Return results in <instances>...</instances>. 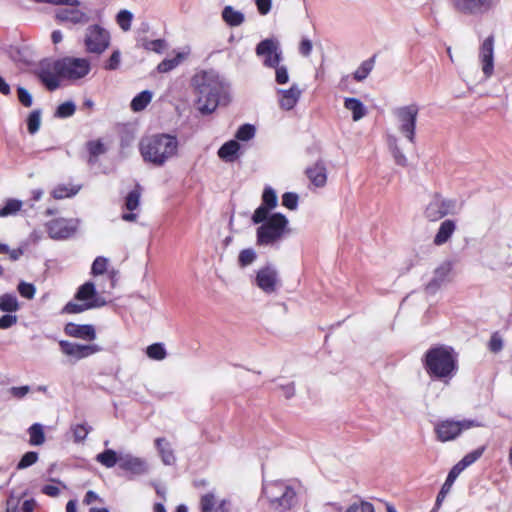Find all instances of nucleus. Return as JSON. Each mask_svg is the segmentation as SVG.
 Here are the masks:
<instances>
[{
    "label": "nucleus",
    "mask_w": 512,
    "mask_h": 512,
    "mask_svg": "<svg viewBox=\"0 0 512 512\" xmlns=\"http://www.w3.org/2000/svg\"><path fill=\"white\" fill-rule=\"evenodd\" d=\"M191 85L202 115H210L219 105H227L230 101L229 83L213 69L196 73Z\"/></svg>",
    "instance_id": "f257e3e1"
},
{
    "label": "nucleus",
    "mask_w": 512,
    "mask_h": 512,
    "mask_svg": "<svg viewBox=\"0 0 512 512\" xmlns=\"http://www.w3.org/2000/svg\"><path fill=\"white\" fill-rule=\"evenodd\" d=\"M222 20L230 27H237L244 23L245 16L241 11L235 10L231 5H227L221 12Z\"/></svg>",
    "instance_id": "7c9ffc66"
},
{
    "label": "nucleus",
    "mask_w": 512,
    "mask_h": 512,
    "mask_svg": "<svg viewBox=\"0 0 512 512\" xmlns=\"http://www.w3.org/2000/svg\"><path fill=\"white\" fill-rule=\"evenodd\" d=\"M486 450L485 446L478 447L477 449L467 453L458 463H456L453 467L458 471L462 472L464 469L475 463Z\"/></svg>",
    "instance_id": "f704fd0d"
},
{
    "label": "nucleus",
    "mask_w": 512,
    "mask_h": 512,
    "mask_svg": "<svg viewBox=\"0 0 512 512\" xmlns=\"http://www.w3.org/2000/svg\"><path fill=\"white\" fill-rule=\"evenodd\" d=\"M17 290L19 294L26 299H32L36 293L34 284L25 281H20Z\"/></svg>",
    "instance_id": "6e6d98bb"
},
{
    "label": "nucleus",
    "mask_w": 512,
    "mask_h": 512,
    "mask_svg": "<svg viewBox=\"0 0 512 512\" xmlns=\"http://www.w3.org/2000/svg\"><path fill=\"white\" fill-rule=\"evenodd\" d=\"M18 317L16 315L8 314L0 317V329H9L17 323Z\"/></svg>",
    "instance_id": "69168bd1"
},
{
    "label": "nucleus",
    "mask_w": 512,
    "mask_h": 512,
    "mask_svg": "<svg viewBox=\"0 0 512 512\" xmlns=\"http://www.w3.org/2000/svg\"><path fill=\"white\" fill-rule=\"evenodd\" d=\"M184 57L185 55L183 53H178L174 58L162 60L157 66L158 72L167 73L173 70L181 63Z\"/></svg>",
    "instance_id": "49530a36"
},
{
    "label": "nucleus",
    "mask_w": 512,
    "mask_h": 512,
    "mask_svg": "<svg viewBox=\"0 0 512 512\" xmlns=\"http://www.w3.org/2000/svg\"><path fill=\"white\" fill-rule=\"evenodd\" d=\"M122 453H117L115 450L107 448L101 453L97 454L96 461L106 468H112L116 464L120 467V458Z\"/></svg>",
    "instance_id": "72a5a7b5"
},
{
    "label": "nucleus",
    "mask_w": 512,
    "mask_h": 512,
    "mask_svg": "<svg viewBox=\"0 0 512 512\" xmlns=\"http://www.w3.org/2000/svg\"><path fill=\"white\" fill-rule=\"evenodd\" d=\"M479 58L482 63V71L486 78L494 72V36H488L480 46Z\"/></svg>",
    "instance_id": "aec40b11"
},
{
    "label": "nucleus",
    "mask_w": 512,
    "mask_h": 512,
    "mask_svg": "<svg viewBox=\"0 0 512 512\" xmlns=\"http://www.w3.org/2000/svg\"><path fill=\"white\" fill-rule=\"evenodd\" d=\"M20 309L18 299L13 293H5L0 296V310L2 312L11 314Z\"/></svg>",
    "instance_id": "c9c22d12"
},
{
    "label": "nucleus",
    "mask_w": 512,
    "mask_h": 512,
    "mask_svg": "<svg viewBox=\"0 0 512 512\" xmlns=\"http://www.w3.org/2000/svg\"><path fill=\"white\" fill-rule=\"evenodd\" d=\"M119 468L129 474V480L146 475L149 472V465L144 458L136 457L129 453L121 454Z\"/></svg>",
    "instance_id": "dca6fc26"
},
{
    "label": "nucleus",
    "mask_w": 512,
    "mask_h": 512,
    "mask_svg": "<svg viewBox=\"0 0 512 512\" xmlns=\"http://www.w3.org/2000/svg\"><path fill=\"white\" fill-rule=\"evenodd\" d=\"M419 106L415 103L397 107L393 114L399 122L400 133L412 144L415 143Z\"/></svg>",
    "instance_id": "1a4fd4ad"
},
{
    "label": "nucleus",
    "mask_w": 512,
    "mask_h": 512,
    "mask_svg": "<svg viewBox=\"0 0 512 512\" xmlns=\"http://www.w3.org/2000/svg\"><path fill=\"white\" fill-rule=\"evenodd\" d=\"M460 473L461 472L458 471V468L456 469L455 467H452L450 469L445 482L443 483L440 491L437 494L435 506H434L432 512H436V510H438L440 508V506L442 505V502L446 498L447 494L450 492L455 480L460 475Z\"/></svg>",
    "instance_id": "bb28decb"
},
{
    "label": "nucleus",
    "mask_w": 512,
    "mask_h": 512,
    "mask_svg": "<svg viewBox=\"0 0 512 512\" xmlns=\"http://www.w3.org/2000/svg\"><path fill=\"white\" fill-rule=\"evenodd\" d=\"M155 447L164 465L172 466L176 463V456L170 442L164 438L159 437L155 439Z\"/></svg>",
    "instance_id": "393cba45"
},
{
    "label": "nucleus",
    "mask_w": 512,
    "mask_h": 512,
    "mask_svg": "<svg viewBox=\"0 0 512 512\" xmlns=\"http://www.w3.org/2000/svg\"><path fill=\"white\" fill-rule=\"evenodd\" d=\"M108 259L103 256H98L92 263L91 274L93 276L102 275L107 270Z\"/></svg>",
    "instance_id": "864d4df0"
},
{
    "label": "nucleus",
    "mask_w": 512,
    "mask_h": 512,
    "mask_svg": "<svg viewBox=\"0 0 512 512\" xmlns=\"http://www.w3.org/2000/svg\"><path fill=\"white\" fill-rule=\"evenodd\" d=\"M8 392L16 399H23L30 392V386H13L9 388Z\"/></svg>",
    "instance_id": "0e129e2a"
},
{
    "label": "nucleus",
    "mask_w": 512,
    "mask_h": 512,
    "mask_svg": "<svg viewBox=\"0 0 512 512\" xmlns=\"http://www.w3.org/2000/svg\"><path fill=\"white\" fill-rule=\"evenodd\" d=\"M299 197L294 192H285L282 195V205L289 210H295L298 207Z\"/></svg>",
    "instance_id": "13d9d810"
},
{
    "label": "nucleus",
    "mask_w": 512,
    "mask_h": 512,
    "mask_svg": "<svg viewBox=\"0 0 512 512\" xmlns=\"http://www.w3.org/2000/svg\"><path fill=\"white\" fill-rule=\"evenodd\" d=\"M79 219L55 218L46 223V230L53 240H66L71 238L78 230Z\"/></svg>",
    "instance_id": "ddd939ff"
},
{
    "label": "nucleus",
    "mask_w": 512,
    "mask_h": 512,
    "mask_svg": "<svg viewBox=\"0 0 512 512\" xmlns=\"http://www.w3.org/2000/svg\"><path fill=\"white\" fill-rule=\"evenodd\" d=\"M302 91L297 84L291 85L288 89H278V103L281 109L289 111L292 110L298 103Z\"/></svg>",
    "instance_id": "4be33fe9"
},
{
    "label": "nucleus",
    "mask_w": 512,
    "mask_h": 512,
    "mask_svg": "<svg viewBox=\"0 0 512 512\" xmlns=\"http://www.w3.org/2000/svg\"><path fill=\"white\" fill-rule=\"evenodd\" d=\"M256 128L253 124L245 123L239 126L235 133V139L238 142H247L255 137Z\"/></svg>",
    "instance_id": "ea45409f"
},
{
    "label": "nucleus",
    "mask_w": 512,
    "mask_h": 512,
    "mask_svg": "<svg viewBox=\"0 0 512 512\" xmlns=\"http://www.w3.org/2000/svg\"><path fill=\"white\" fill-rule=\"evenodd\" d=\"M140 196L141 186L136 184L135 188L131 190L125 198V207L130 211L136 210L140 204Z\"/></svg>",
    "instance_id": "a18cd8bd"
},
{
    "label": "nucleus",
    "mask_w": 512,
    "mask_h": 512,
    "mask_svg": "<svg viewBox=\"0 0 512 512\" xmlns=\"http://www.w3.org/2000/svg\"><path fill=\"white\" fill-rule=\"evenodd\" d=\"M37 77L39 81L46 87L49 91H54L60 86V76L49 67L45 68L43 65L37 71Z\"/></svg>",
    "instance_id": "c85d7f7f"
},
{
    "label": "nucleus",
    "mask_w": 512,
    "mask_h": 512,
    "mask_svg": "<svg viewBox=\"0 0 512 512\" xmlns=\"http://www.w3.org/2000/svg\"><path fill=\"white\" fill-rule=\"evenodd\" d=\"M488 348L493 353H498L503 349V340L498 333L492 334L488 343Z\"/></svg>",
    "instance_id": "e2e57ef3"
},
{
    "label": "nucleus",
    "mask_w": 512,
    "mask_h": 512,
    "mask_svg": "<svg viewBox=\"0 0 512 512\" xmlns=\"http://www.w3.org/2000/svg\"><path fill=\"white\" fill-rule=\"evenodd\" d=\"M453 7L465 15H477L488 11L494 0H451Z\"/></svg>",
    "instance_id": "a211bd4d"
},
{
    "label": "nucleus",
    "mask_w": 512,
    "mask_h": 512,
    "mask_svg": "<svg viewBox=\"0 0 512 512\" xmlns=\"http://www.w3.org/2000/svg\"><path fill=\"white\" fill-rule=\"evenodd\" d=\"M422 365L432 379H451L458 370L457 354L451 346H432L423 355Z\"/></svg>",
    "instance_id": "7ed1b4c3"
},
{
    "label": "nucleus",
    "mask_w": 512,
    "mask_h": 512,
    "mask_svg": "<svg viewBox=\"0 0 512 512\" xmlns=\"http://www.w3.org/2000/svg\"><path fill=\"white\" fill-rule=\"evenodd\" d=\"M257 258V253L253 248H246L240 251L238 255V264L241 268L251 265Z\"/></svg>",
    "instance_id": "09e8293b"
},
{
    "label": "nucleus",
    "mask_w": 512,
    "mask_h": 512,
    "mask_svg": "<svg viewBox=\"0 0 512 512\" xmlns=\"http://www.w3.org/2000/svg\"><path fill=\"white\" fill-rule=\"evenodd\" d=\"M22 201L10 198L7 199L2 208L0 209V217H8L11 215H15L17 212H19L22 208Z\"/></svg>",
    "instance_id": "79ce46f5"
},
{
    "label": "nucleus",
    "mask_w": 512,
    "mask_h": 512,
    "mask_svg": "<svg viewBox=\"0 0 512 512\" xmlns=\"http://www.w3.org/2000/svg\"><path fill=\"white\" fill-rule=\"evenodd\" d=\"M52 69L62 79L79 80L89 74L91 63L86 58L66 56L53 62Z\"/></svg>",
    "instance_id": "6e6552de"
},
{
    "label": "nucleus",
    "mask_w": 512,
    "mask_h": 512,
    "mask_svg": "<svg viewBox=\"0 0 512 512\" xmlns=\"http://www.w3.org/2000/svg\"><path fill=\"white\" fill-rule=\"evenodd\" d=\"M17 96H18L19 102L24 107H31L32 106V104H33V97H32V94L26 88H24L22 86H19L17 88Z\"/></svg>",
    "instance_id": "052dcab7"
},
{
    "label": "nucleus",
    "mask_w": 512,
    "mask_h": 512,
    "mask_svg": "<svg viewBox=\"0 0 512 512\" xmlns=\"http://www.w3.org/2000/svg\"><path fill=\"white\" fill-rule=\"evenodd\" d=\"M463 202L457 199L445 198L439 192H434L429 203L426 205L423 215L430 222H436L447 215L458 214Z\"/></svg>",
    "instance_id": "0eeeda50"
},
{
    "label": "nucleus",
    "mask_w": 512,
    "mask_h": 512,
    "mask_svg": "<svg viewBox=\"0 0 512 512\" xmlns=\"http://www.w3.org/2000/svg\"><path fill=\"white\" fill-rule=\"evenodd\" d=\"M146 354L152 360L161 361L166 358L167 351L163 343L156 342L146 348Z\"/></svg>",
    "instance_id": "a19ab883"
},
{
    "label": "nucleus",
    "mask_w": 512,
    "mask_h": 512,
    "mask_svg": "<svg viewBox=\"0 0 512 512\" xmlns=\"http://www.w3.org/2000/svg\"><path fill=\"white\" fill-rule=\"evenodd\" d=\"M278 198L275 190L266 186L262 193V202L252 214L251 220L254 224H259L262 220H265L266 215H271V210L277 206Z\"/></svg>",
    "instance_id": "f3484780"
},
{
    "label": "nucleus",
    "mask_w": 512,
    "mask_h": 512,
    "mask_svg": "<svg viewBox=\"0 0 512 512\" xmlns=\"http://www.w3.org/2000/svg\"><path fill=\"white\" fill-rule=\"evenodd\" d=\"M256 285L265 293L271 294L277 290L279 274L276 267L270 263L261 267L255 277Z\"/></svg>",
    "instance_id": "2eb2a0df"
},
{
    "label": "nucleus",
    "mask_w": 512,
    "mask_h": 512,
    "mask_svg": "<svg viewBox=\"0 0 512 512\" xmlns=\"http://www.w3.org/2000/svg\"><path fill=\"white\" fill-rule=\"evenodd\" d=\"M64 333L73 338L84 341H94L97 337L95 326L92 324H77L68 322L64 326Z\"/></svg>",
    "instance_id": "412c9836"
},
{
    "label": "nucleus",
    "mask_w": 512,
    "mask_h": 512,
    "mask_svg": "<svg viewBox=\"0 0 512 512\" xmlns=\"http://www.w3.org/2000/svg\"><path fill=\"white\" fill-rule=\"evenodd\" d=\"M151 99L152 92L149 90H143L132 99L130 107L134 112L142 111L148 106Z\"/></svg>",
    "instance_id": "4c0bfd02"
},
{
    "label": "nucleus",
    "mask_w": 512,
    "mask_h": 512,
    "mask_svg": "<svg viewBox=\"0 0 512 512\" xmlns=\"http://www.w3.org/2000/svg\"><path fill=\"white\" fill-rule=\"evenodd\" d=\"M217 154L222 161L233 163L241 154V145L237 140L231 139L221 145Z\"/></svg>",
    "instance_id": "5701e85b"
},
{
    "label": "nucleus",
    "mask_w": 512,
    "mask_h": 512,
    "mask_svg": "<svg viewBox=\"0 0 512 512\" xmlns=\"http://www.w3.org/2000/svg\"><path fill=\"white\" fill-rule=\"evenodd\" d=\"M375 58L376 55H373L371 58L360 64L357 70L353 73V77L356 81L361 82L368 77L374 67Z\"/></svg>",
    "instance_id": "58836bf2"
},
{
    "label": "nucleus",
    "mask_w": 512,
    "mask_h": 512,
    "mask_svg": "<svg viewBox=\"0 0 512 512\" xmlns=\"http://www.w3.org/2000/svg\"><path fill=\"white\" fill-rule=\"evenodd\" d=\"M86 149L88 152L87 164L89 166H94L98 162L99 156L107 152V148L101 139L87 141Z\"/></svg>",
    "instance_id": "c756f323"
},
{
    "label": "nucleus",
    "mask_w": 512,
    "mask_h": 512,
    "mask_svg": "<svg viewBox=\"0 0 512 512\" xmlns=\"http://www.w3.org/2000/svg\"><path fill=\"white\" fill-rule=\"evenodd\" d=\"M215 508V495L211 492L201 496L200 510L201 512H212Z\"/></svg>",
    "instance_id": "5fc2aeb1"
},
{
    "label": "nucleus",
    "mask_w": 512,
    "mask_h": 512,
    "mask_svg": "<svg viewBox=\"0 0 512 512\" xmlns=\"http://www.w3.org/2000/svg\"><path fill=\"white\" fill-rule=\"evenodd\" d=\"M179 142L176 136L158 133L143 137L139 143V152L144 162L162 167L178 152Z\"/></svg>",
    "instance_id": "f03ea898"
},
{
    "label": "nucleus",
    "mask_w": 512,
    "mask_h": 512,
    "mask_svg": "<svg viewBox=\"0 0 512 512\" xmlns=\"http://www.w3.org/2000/svg\"><path fill=\"white\" fill-rule=\"evenodd\" d=\"M29 434V444L40 446L45 442L44 426L41 423H33L27 430Z\"/></svg>",
    "instance_id": "e433bc0d"
},
{
    "label": "nucleus",
    "mask_w": 512,
    "mask_h": 512,
    "mask_svg": "<svg viewBox=\"0 0 512 512\" xmlns=\"http://www.w3.org/2000/svg\"><path fill=\"white\" fill-rule=\"evenodd\" d=\"M456 230V222L452 219H446L444 220L433 239V243L436 246H441L449 241V239L452 237Z\"/></svg>",
    "instance_id": "cd10ccee"
},
{
    "label": "nucleus",
    "mask_w": 512,
    "mask_h": 512,
    "mask_svg": "<svg viewBox=\"0 0 512 512\" xmlns=\"http://www.w3.org/2000/svg\"><path fill=\"white\" fill-rule=\"evenodd\" d=\"M84 44L87 52L102 54L110 44V34L98 24L90 25L86 29Z\"/></svg>",
    "instance_id": "f8f14e48"
},
{
    "label": "nucleus",
    "mask_w": 512,
    "mask_h": 512,
    "mask_svg": "<svg viewBox=\"0 0 512 512\" xmlns=\"http://www.w3.org/2000/svg\"><path fill=\"white\" fill-rule=\"evenodd\" d=\"M257 11L260 15H267L272 8V0H254Z\"/></svg>",
    "instance_id": "338daca9"
},
{
    "label": "nucleus",
    "mask_w": 512,
    "mask_h": 512,
    "mask_svg": "<svg viewBox=\"0 0 512 512\" xmlns=\"http://www.w3.org/2000/svg\"><path fill=\"white\" fill-rule=\"evenodd\" d=\"M306 176L316 187H323L327 182L326 167L322 161H317L305 171Z\"/></svg>",
    "instance_id": "a878e982"
},
{
    "label": "nucleus",
    "mask_w": 512,
    "mask_h": 512,
    "mask_svg": "<svg viewBox=\"0 0 512 512\" xmlns=\"http://www.w3.org/2000/svg\"><path fill=\"white\" fill-rule=\"evenodd\" d=\"M133 13L127 9L120 10L116 15V22L123 31L131 28Z\"/></svg>",
    "instance_id": "de8ad7c7"
},
{
    "label": "nucleus",
    "mask_w": 512,
    "mask_h": 512,
    "mask_svg": "<svg viewBox=\"0 0 512 512\" xmlns=\"http://www.w3.org/2000/svg\"><path fill=\"white\" fill-rule=\"evenodd\" d=\"M262 492L269 507L276 512H288L298 504L295 489L283 480L264 483Z\"/></svg>",
    "instance_id": "39448f33"
},
{
    "label": "nucleus",
    "mask_w": 512,
    "mask_h": 512,
    "mask_svg": "<svg viewBox=\"0 0 512 512\" xmlns=\"http://www.w3.org/2000/svg\"><path fill=\"white\" fill-rule=\"evenodd\" d=\"M38 458H39V455L36 451L26 452L21 457L19 462L17 463V469L23 470V469H26V468L32 466L33 464H35L38 461Z\"/></svg>",
    "instance_id": "3c124183"
},
{
    "label": "nucleus",
    "mask_w": 512,
    "mask_h": 512,
    "mask_svg": "<svg viewBox=\"0 0 512 512\" xmlns=\"http://www.w3.org/2000/svg\"><path fill=\"white\" fill-rule=\"evenodd\" d=\"M56 18L60 22H70L73 24H86L89 22V16L76 8H64L57 12Z\"/></svg>",
    "instance_id": "b1692460"
},
{
    "label": "nucleus",
    "mask_w": 512,
    "mask_h": 512,
    "mask_svg": "<svg viewBox=\"0 0 512 512\" xmlns=\"http://www.w3.org/2000/svg\"><path fill=\"white\" fill-rule=\"evenodd\" d=\"M73 433V438L75 443H81L86 438L87 435L91 432L92 427L87 424H76L71 428Z\"/></svg>",
    "instance_id": "8fccbe9b"
},
{
    "label": "nucleus",
    "mask_w": 512,
    "mask_h": 512,
    "mask_svg": "<svg viewBox=\"0 0 512 512\" xmlns=\"http://www.w3.org/2000/svg\"><path fill=\"white\" fill-rule=\"evenodd\" d=\"M481 426L483 424L474 419H464L461 421L446 419L435 425V433L439 441L447 442L457 438L464 430Z\"/></svg>",
    "instance_id": "9d476101"
},
{
    "label": "nucleus",
    "mask_w": 512,
    "mask_h": 512,
    "mask_svg": "<svg viewBox=\"0 0 512 512\" xmlns=\"http://www.w3.org/2000/svg\"><path fill=\"white\" fill-rule=\"evenodd\" d=\"M345 512H375V509L372 503L361 501L350 505Z\"/></svg>",
    "instance_id": "680f3d73"
},
{
    "label": "nucleus",
    "mask_w": 512,
    "mask_h": 512,
    "mask_svg": "<svg viewBox=\"0 0 512 512\" xmlns=\"http://www.w3.org/2000/svg\"><path fill=\"white\" fill-rule=\"evenodd\" d=\"M255 54L263 57V65L267 68L276 67L283 61V51L276 37L261 40L255 47Z\"/></svg>",
    "instance_id": "9b49d317"
},
{
    "label": "nucleus",
    "mask_w": 512,
    "mask_h": 512,
    "mask_svg": "<svg viewBox=\"0 0 512 512\" xmlns=\"http://www.w3.org/2000/svg\"><path fill=\"white\" fill-rule=\"evenodd\" d=\"M142 46L145 50L154 51V52L160 54L165 50L167 43L164 39H155V40L144 39Z\"/></svg>",
    "instance_id": "603ef678"
},
{
    "label": "nucleus",
    "mask_w": 512,
    "mask_h": 512,
    "mask_svg": "<svg viewBox=\"0 0 512 512\" xmlns=\"http://www.w3.org/2000/svg\"><path fill=\"white\" fill-rule=\"evenodd\" d=\"M82 185H68V184H58L54 187V189L51 192V196L54 199H64V198H71L78 194V192L81 190Z\"/></svg>",
    "instance_id": "473e14b6"
},
{
    "label": "nucleus",
    "mask_w": 512,
    "mask_h": 512,
    "mask_svg": "<svg viewBox=\"0 0 512 512\" xmlns=\"http://www.w3.org/2000/svg\"><path fill=\"white\" fill-rule=\"evenodd\" d=\"M344 107L352 112L353 121H359L367 114V109L364 104L354 97L345 98Z\"/></svg>",
    "instance_id": "2f4dec72"
},
{
    "label": "nucleus",
    "mask_w": 512,
    "mask_h": 512,
    "mask_svg": "<svg viewBox=\"0 0 512 512\" xmlns=\"http://www.w3.org/2000/svg\"><path fill=\"white\" fill-rule=\"evenodd\" d=\"M75 111V103L72 100H68L57 106L54 117L59 119L69 118L74 115Z\"/></svg>",
    "instance_id": "37998d69"
},
{
    "label": "nucleus",
    "mask_w": 512,
    "mask_h": 512,
    "mask_svg": "<svg viewBox=\"0 0 512 512\" xmlns=\"http://www.w3.org/2000/svg\"><path fill=\"white\" fill-rule=\"evenodd\" d=\"M259 224L256 229V243L259 246H273L290 233L289 221L280 212L266 215Z\"/></svg>",
    "instance_id": "20e7f679"
},
{
    "label": "nucleus",
    "mask_w": 512,
    "mask_h": 512,
    "mask_svg": "<svg viewBox=\"0 0 512 512\" xmlns=\"http://www.w3.org/2000/svg\"><path fill=\"white\" fill-rule=\"evenodd\" d=\"M391 153L397 165L403 167L407 166V158L405 154L402 152V150L399 148V146H395L394 150H392Z\"/></svg>",
    "instance_id": "774afa93"
},
{
    "label": "nucleus",
    "mask_w": 512,
    "mask_h": 512,
    "mask_svg": "<svg viewBox=\"0 0 512 512\" xmlns=\"http://www.w3.org/2000/svg\"><path fill=\"white\" fill-rule=\"evenodd\" d=\"M453 269V262L446 260L435 268L432 279L426 284L425 291L435 294L442 285L449 281V275Z\"/></svg>",
    "instance_id": "6ab92c4d"
},
{
    "label": "nucleus",
    "mask_w": 512,
    "mask_h": 512,
    "mask_svg": "<svg viewBox=\"0 0 512 512\" xmlns=\"http://www.w3.org/2000/svg\"><path fill=\"white\" fill-rule=\"evenodd\" d=\"M272 68L275 69V81L277 84L283 85L289 82V72L285 65L278 64Z\"/></svg>",
    "instance_id": "bf43d9fd"
},
{
    "label": "nucleus",
    "mask_w": 512,
    "mask_h": 512,
    "mask_svg": "<svg viewBox=\"0 0 512 512\" xmlns=\"http://www.w3.org/2000/svg\"><path fill=\"white\" fill-rule=\"evenodd\" d=\"M41 124V110L35 109L31 111L26 119L27 130L31 135L39 131Z\"/></svg>",
    "instance_id": "c03bdc74"
},
{
    "label": "nucleus",
    "mask_w": 512,
    "mask_h": 512,
    "mask_svg": "<svg viewBox=\"0 0 512 512\" xmlns=\"http://www.w3.org/2000/svg\"><path fill=\"white\" fill-rule=\"evenodd\" d=\"M121 63V53L119 50H114L108 60L104 63V69L108 71L117 70Z\"/></svg>",
    "instance_id": "4d7b16f0"
},
{
    "label": "nucleus",
    "mask_w": 512,
    "mask_h": 512,
    "mask_svg": "<svg viewBox=\"0 0 512 512\" xmlns=\"http://www.w3.org/2000/svg\"><path fill=\"white\" fill-rule=\"evenodd\" d=\"M74 298L82 303L69 301L63 307L62 313L78 314L90 309L101 308L107 304V301L98 294L95 284L92 281H87L80 285Z\"/></svg>",
    "instance_id": "423d86ee"
},
{
    "label": "nucleus",
    "mask_w": 512,
    "mask_h": 512,
    "mask_svg": "<svg viewBox=\"0 0 512 512\" xmlns=\"http://www.w3.org/2000/svg\"><path fill=\"white\" fill-rule=\"evenodd\" d=\"M58 343L60 351L75 361L88 358L103 351V348L98 344H79L67 340H60Z\"/></svg>",
    "instance_id": "4468645a"
}]
</instances>
